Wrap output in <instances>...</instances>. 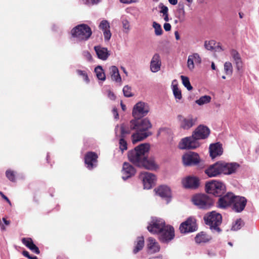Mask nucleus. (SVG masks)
Instances as JSON below:
<instances>
[{
  "instance_id": "1a4fd4ad",
  "label": "nucleus",
  "mask_w": 259,
  "mask_h": 259,
  "mask_svg": "<svg viewBox=\"0 0 259 259\" xmlns=\"http://www.w3.org/2000/svg\"><path fill=\"white\" fill-rule=\"evenodd\" d=\"M165 226L166 225L165 221L163 219L157 217H152L147 228L152 234H158L165 228Z\"/></svg>"
},
{
  "instance_id": "2f4dec72",
  "label": "nucleus",
  "mask_w": 259,
  "mask_h": 259,
  "mask_svg": "<svg viewBox=\"0 0 259 259\" xmlns=\"http://www.w3.org/2000/svg\"><path fill=\"white\" fill-rule=\"evenodd\" d=\"M95 72L97 77L99 80L104 81L106 79V75L101 66L98 65L95 68Z\"/></svg>"
},
{
  "instance_id": "f03ea898",
  "label": "nucleus",
  "mask_w": 259,
  "mask_h": 259,
  "mask_svg": "<svg viewBox=\"0 0 259 259\" xmlns=\"http://www.w3.org/2000/svg\"><path fill=\"white\" fill-rule=\"evenodd\" d=\"M210 131L206 125H199L193 132L191 136L183 138L179 144L180 149H195L200 146V140L206 139Z\"/></svg>"
},
{
  "instance_id": "cd10ccee",
  "label": "nucleus",
  "mask_w": 259,
  "mask_h": 259,
  "mask_svg": "<svg viewBox=\"0 0 259 259\" xmlns=\"http://www.w3.org/2000/svg\"><path fill=\"white\" fill-rule=\"evenodd\" d=\"M176 17L179 19V23H183L185 20V11L184 5L180 3L178 5V8L175 14Z\"/></svg>"
},
{
  "instance_id": "e2e57ef3",
  "label": "nucleus",
  "mask_w": 259,
  "mask_h": 259,
  "mask_svg": "<svg viewBox=\"0 0 259 259\" xmlns=\"http://www.w3.org/2000/svg\"><path fill=\"white\" fill-rule=\"evenodd\" d=\"M2 220H3L4 223L6 225H9L10 224V221L7 220L6 218H3Z\"/></svg>"
},
{
  "instance_id": "de8ad7c7",
  "label": "nucleus",
  "mask_w": 259,
  "mask_h": 259,
  "mask_svg": "<svg viewBox=\"0 0 259 259\" xmlns=\"http://www.w3.org/2000/svg\"><path fill=\"white\" fill-rule=\"evenodd\" d=\"M214 41L210 40L209 41H205L204 43V47L207 50H212L213 49V45H214Z\"/></svg>"
},
{
  "instance_id": "bb28decb",
  "label": "nucleus",
  "mask_w": 259,
  "mask_h": 259,
  "mask_svg": "<svg viewBox=\"0 0 259 259\" xmlns=\"http://www.w3.org/2000/svg\"><path fill=\"white\" fill-rule=\"evenodd\" d=\"M147 247L149 250L152 252H157L160 250V246L158 243L156 242L155 239L152 237H149L148 239Z\"/></svg>"
},
{
  "instance_id": "0e129e2a",
  "label": "nucleus",
  "mask_w": 259,
  "mask_h": 259,
  "mask_svg": "<svg viewBox=\"0 0 259 259\" xmlns=\"http://www.w3.org/2000/svg\"><path fill=\"white\" fill-rule=\"evenodd\" d=\"M207 254L210 257H213L215 255V253L214 252L208 251L207 252Z\"/></svg>"
},
{
  "instance_id": "473e14b6",
  "label": "nucleus",
  "mask_w": 259,
  "mask_h": 259,
  "mask_svg": "<svg viewBox=\"0 0 259 259\" xmlns=\"http://www.w3.org/2000/svg\"><path fill=\"white\" fill-rule=\"evenodd\" d=\"M211 100V97L208 95H204L201 97L199 99L196 100L195 102L198 105H202L204 104L209 103Z\"/></svg>"
},
{
  "instance_id": "9d476101",
  "label": "nucleus",
  "mask_w": 259,
  "mask_h": 259,
  "mask_svg": "<svg viewBox=\"0 0 259 259\" xmlns=\"http://www.w3.org/2000/svg\"><path fill=\"white\" fill-rule=\"evenodd\" d=\"M234 196L235 194L232 192L225 193L221 196H218L219 199L217 202V207L223 209L231 207L234 199Z\"/></svg>"
},
{
  "instance_id": "09e8293b",
  "label": "nucleus",
  "mask_w": 259,
  "mask_h": 259,
  "mask_svg": "<svg viewBox=\"0 0 259 259\" xmlns=\"http://www.w3.org/2000/svg\"><path fill=\"white\" fill-rule=\"evenodd\" d=\"M82 1L83 4L89 6L97 4L99 3V0H82Z\"/></svg>"
},
{
  "instance_id": "8fccbe9b",
  "label": "nucleus",
  "mask_w": 259,
  "mask_h": 259,
  "mask_svg": "<svg viewBox=\"0 0 259 259\" xmlns=\"http://www.w3.org/2000/svg\"><path fill=\"white\" fill-rule=\"evenodd\" d=\"M103 32L105 40L108 41L111 36V33L110 29L104 30Z\"/></svg>"
},
{
  "instance_id": "a18cd8bd",
  "label": "nucleus",
  "mask_w": 259,
  "mask_h": 259,
  "mask_svg": "<svg viewBox=\"0 0 259 259\" xmlns=\"http://www.w3.org/2000/svg\"><path fill=\"white\" fill-rule=\"evenodd\" d=\"M77 74L79 76H81L83 78V80L89 83L90 81V79L89 78L88 74L85 71L81 70H77L76 71Z\"/></svg>"
},
{
  "instance_id": "a878e982",
  "label": "nucleus",
  "mask_w": 259,
  "mask_h": 259,
  "mask_svg": "<svg viewBox=\"0 0 259 259\" xmlns=\"http://www.w3.org/2000/svg\"><path fill=\"white\" fill-rule=\"evenodd\" d=\"M22 242L35 254H39L40 253L38 247L34 243L31 238H23L22 239Z\"/></svg>"
},
{
  "instance_id": "ea45409f",
  "label": "nucleus",
  "mask_w": 259,
  "mask_h": 259,
  "mask_svg": "<svg viewBox=\"0 0 259 259\" xmlns=\"http://www.w3.org/2000/svg\"><path fill=\"white\" fill-rule=\"evenodd\" d=\"M123 95L126 97H132L134 94L131 92V88L128 85H125L122 90Z\"/></svg>"
},
{
  "instance_id": "5701e85b",
  "label": "nucleus",
  "mask_w": 259,
  "mask_h": 259,
  "mask_svg": "<svg viewBox=\"0 0 259 259\" xmlns=\"http://www.w3.org/2000/svg\"><path fill=\"white\" fill-rule=\"evenodd\" d=\"M94 50L98 58L102 60H106L110 55L107 48L100 46H95Z\"/></svg>"
},
{
  "instance_id": "e433bc0d",
  "label": "nucleus",
  "mask_w": 259,
  "mask_h": 259,
  "mask_svg": "<svg viewBox=\"0 0 259 259\" xmlns=\"http://www.w3.org/2000/svg\"><path fill=\"white\" fill-rule=\"evenodd\" d=\"M243 225V223L241 219H238L234 223H233L231 230L238 231L241 229Z\"/></svg>"
},
{
  "instance_id": "052dcab7",
  "label": "nucleus",
  "mask_w": 259,
  "mask_h": 259,
  "mask_svg": "<svg viewBox=\"0 0 259 259\" xmlns=\"http://www.w3.org/2000/svg\"><path fill=\"white\" fill-rule=\"evenodd\" d=\"M120 2L123 4H130L133 2V0H120Z\"/></svg>"
},
{
  "instance_id": "c756f323",
  "label": "nucleus",
  "mask_w": 259,
  "mask_h": 259,
  "mask_svg": "<svg viewBox=\"0 0 259 259\" xmlns=\"http://www.w3.org/2000/svg\"><path fill=\"white\" fill-rule=\"evenodd\" d=\"M135 246L133 249L134 254L137 253L141 250L144 246V239L143 236H139L137 238V240L135 242Z\"/></svg>"
},
{
  "instance_id": "0eeeda50",
  "label": "nucleus",
  "mask_w": 259,
  "mask_h": 259,
  "mask_svg": "<svg viewBox=\"0 0 259 259\" xmlns=\"http://www.w3.org/2000/svg\"><path fill=\"white\" fill-rule=\"evenodd\" d=\"M205 190L207 193L211 194L217 197L224 194L226 191V186L222 182L217 180H211L205 183Z\"/></svg>"
},
{
  "instance_id": "f704fd0d",
  "label": "nucleus",
  "mask_w": 259,
  "mask_h": 259,
  "mask_svg": "<svg viewBox=\"0 0 259 259\" xmlns=\"http://www.w3.org/2000/svg\"><path fill=\"white\" fill-rule=\"evenodd\" d=\"M173 94L176 99L181 100L182 98L181 91L178 88L177 84L172 85Z\"/></svg>"
},
{
  "instance_id": "c85d7f7f",
  "label": "nucleus",
  "mask_w": 259,
  "mask_h": 259,
  "mask_svg": "<svg viewBox=\"0 0 259 259\" xmlns=\"http://www.w3.org/2000/svg\"><path fill=\"white\" fill-rule=\"evenodd\" d=\"M109 70L112 80L116 82H121V77L118 68L115 66H111L109 68Z\"/></svg>"
},
{
  "instance_id": "2eb2a0df",
  "label": "nucleus",
  "mask_w": 259,
  "mask_h": 259,
  "mask_svg": "<svg viewBox=\"0 0 259 259\" xmlns=\"http://www.w3.org/2000/svg\"><path fill=\"white\" fill-rule=\"evenodd\" d=\"M182 160L184 165L187 166L197 165L200 161L199 154L192 151L184 154Z\"/></svg>"
},
{
  "instance_id": "f8f14e48",
  "label": "nucleus",
  "mask_w": 259,
  "mask_h": 259,
  "mask_svg": "<svg viewBox=\"0 0 259 259\" xmlns=\"http://www.w3.org/2000/svg\"><path fill=\"white\" fill-rule=\"evenodd\" d=\"M196 219L192 217H189L185 221L181 224L179 230L181 233L187 234L194 232L197 230Z\"/></svg>"
},
{
  "instance_id": "423d86ee",
  "label": "nucleus",
  "mask_w": 259,
  "mask_h": 259,
  "mask_svg": "<svg viewBox=\"0 0 259 259\" xmlns=\"http://www.w3.org/2000/svg\"><path fill=\"white\" fill-rule=\"evenodd\" d=\"M71 36L79 41H87L91 37L92 31L86 24H80L73 27L71 30Z\"/></svg>"
},
{
  "instance_id": "39448f33",
  "label": "nucleus",
  "mask_w": 259,
  "mask_h": 259,
  "mask_svg": "<svg viewBox=\"0 0 259 259\" xmlns=\"http://www.w3.org/2000/svg\"><path fill=\"white\" fill-rule=\"evenodd\" d=\"M205 224L209 226V229L213 233L220 234L222 231L220 226L222 223V215L215 211H212L206 213L203 217Z\"/></svg>"
},
{
  "instance_id": "79ce46f5",
  "label": "nucleus",
  "mask_w": 259,
  "mask_h": 259,
  "mask_svg": "<svg viewBox=\"0 0 259 259\" xmlns=\"http://www.w3.org/2000/svg\"><path fill=\"white\" fill-rule=\"evenodd\" d=\"M99 27L102 31L109 29V28H110L109 23L107 20H103L100 22Z\"/></svg>"
},
{
  "instance_id": "c03bdc74",
  "label": "nucleus",
  "mask_w": 259,
  "mask_h": 259,
  "mask_svg": "<svg viewBox=\"0 0 259 259\" xmlns=\"http://www.w3.org/2000/svg\"><path fill=\"white\" fill-rule=\"evenodd\" d=\"M120 138H124L126 135L129 134L130 133V131L128 129V127H126L124 124H122L120 125Z\"/></svg>"
},
{
  "instance_id": "72a5a7b5",
  "label": "nucleus",
  "mask_w": 259,
  "mask_h": 259,
  "mask_svg": "<svg viewBox=\"0 0 259 259\" xmlns=\"http://www.w3.org/2000/svg\"><path fill=\"white\" fill-rule=\"evenodd\" d=\"M6 176L11 182H16V171L9 169L6 171Z\"/></svg>"
},
{
  "instance_id": "a211bd4d",
  "label": "nucleus",
  "mask_w": 259,
  "mask_h": 259,
  "mask_svg": "<svg viewBox=\"0 0 259 259\" xmlns=\"http://www.w3.org/2000/svg\"><path fill=\"white\" fill-rule=\"evenodd\" d=\"M98 154L93 151L87 152L84 155V163L86 167L92 170L98 165Z\"/></svg>"
},
{
  "instance_id": "4c0bfd02",
  "label": "nucleus",
  "mask_w": 259,
  "mask_h": 259,
  "mask_svg": "<svg viewBox=\"0 0 259 259\" xmlns=\"http://www.w3.org/2000/svg\"><path fill=\"white\" fill-rule=\"evenodd\" d=\"M224 70L227 75H231L233 72L232 63L230 62H226L224 64Z\"/></svg>"
},
{
  "instance_id": "4be33fe9",
  "label": "nucleus",
  "mask_w": 259,
  "mask_h": 259,
  "mask_svg": "<svg viewBox=\"0 0 259 259\" xmlns=\"http://www.w3.org/2000/svg\"><path fill=\"white\" fill-rule=\"evenodd\" d=\"M209 155L212 158H214L223 154V149L222 145L220 142L211 144L209 147Z\"/></svg>"
},
{
  "instance_id": "c9c22d12",
  "label": "nucleus",
  "mask_w": 259,
  "mask_h": 259,
  "mask_svg": "<svg viewBox=\"0 0 259 259\" xmlns=\"http://www.w3.org/2000/svg\"><path fill=\"white\" fill-rule=\"evenodd\" d=\"M181 78L182 81V83L185 87L186 88L188 91L192 90L193 87L190 83L189 78L184 75H181Z\"/></svg>"
},
{
  "instance_id": "393cba45",
  "label": "nucleus",
  "mask_w": 259,
  "mask_h": 259,
  "mask_svg": "<svg viewBox=\"0 0 259 259\" xmlns=\"http://www.w3.org/2000/svg\"><path fill=\"white\" fill-rule=\"evenodd\" d=\"M230 53L236 65L237 69L238 71L240 70L242 68L243 63L239 53L235 49H231Z\"/></svg>"
},
{
  "instance_id": "6ab92c4d",
  "label": "nucleus",
  "mask_w": 259,
  "mask_h": 259,
  "mask_svg": "<svg viewBox=\"0 0 259 259\" xmlns=\"http://www.w3.org/2000/svg\"><path fill=\"white\" fill-rule=\"evenodd\" d=\"M183 186L187 189H196L200 184L199 179L195 176H188L182 180Z\"/></svg>"
},
{
  "instance_id": "7ed1b4c3",
  "label": "nucleus",
  "mask_w": 259,
  "mask_h": 259,
  "mask_svg": "<svg viewBox=\"0 0 259 259\" xmlns=\"http://www.w3.org/2000/svg\"><path fill=\"white\" fill-rule=\"evenodd\" d=\"M130 128L136 131L132 136V141L134 144L141 141L152 135L149 130L152 127V124L148 118L133 119L130 121Z\"/></svg>"
},
{
  "instance_id": "7c9ffc66",
  "label": "nucleus",
  "mask_w": 259,
  "mask_h": 259,
  "mask_svg": "<svg viewBox=\"0 0 259 259\" xmlns=\"http://www.w3.org/2000/svg\"><path fill=\"white\" fill-rule=\"evenodd\" d=\"M195 240L197 243H205L209 240V238L205 232H201L197 234Z\"/></svg>"
},
{
  "instance_id": "a19ab883",
  "label": "nucleus",
  "mask_w": 259,
  "mask_h": 259,
  "mask_svg": "<svg viewBox=\"0 0 259 259\" xmlns=\"http://www.w3.org/2000/svg\"><path fill=\"white\" fill-rule=\"evenodd\" d=\"M187 67L190 70H192L194 68V59L193 57V54L188 56L187 60Z\"/></svg>"
},
{
  "instance_id": "4468645a",
  "label": "nucleus",
  "mask_w": 259,
  "mask_h": 259,
  "mask_svg": "<svg viewBox=\"0 0 259 259\" xmlns=\"http://www.w3.org/2000/svg\"><path fill=\"white\" fill-rule=\"evenodd\" d=\"M158 234L159 239L161 243H168L175 237V230L172 226L166 225L165 228Z\"/></svg>"
},
{
  "instance_id": "603ef678",
  "label": "nucleus",
  "mask_w": 259,
  "mask_h": 259,
  "mask_svg": "<svg viewBox=\"0 0 259 259\" xmlns=\"http://www.w3.org/2000/svg\"><path fill=\"white\" fill-rule=\"evenodd\" d=\"M193 57L194 59V62L195 63L199 64L201 63V57L198 53L193 54Z\"/></svg>"
},
{
  "instance_id": "ddd939ff",
  "label": "nucleus",
  "mask_w": 259,
  "mask_h": 259,
  "mask_svg": "<svg viewBox=\"0 0 259 259\" xmlns=\"http://www.w3.org/2000/svg\"><path fill=\"white\" fill-rule=\"evenodd\" d=\"M178 120L180 122L181 128L184 130H188L193 127L197 121V118L194 117L192 114H189L185 117L179 114L177 116Z\"/></svg>"
},
{
  "instance_id": "49530a36",
  "label": "nucleus",
  "mask_w": 259,
  "mask_h": 259,
  "mask_svg": "<svg viewBox=\"0 0 259 259\" xmlns=\"http://www.w3.org/2000/svg\"><path fill=\"white\" fill-rule=\"evenodd\" d=\"M158 7L160 9V13H162L163 14H166V13H168V9L167 7L164 6L162 3H160L158 6Z\"/></svg>"
},
{
  "instance_id": "9b49d317",
  "label": "nucleus",
  "mask_w": 259,
  "mask_h": 259,
  "mask_svg": "<svg viewBox=\"0 0 259 259\" xmlns=\"http://www.w3.org/2000/svg\"><path fill=\"white\" fill-rule=\"evenodd\" d=\"M149 110V106L147 103L139 102L134 105L132 115L134 119L143 118L147 115Z\"/></svg>"
},
{
  "instance_id": "20e7f679",
  "label": "nucleus",
  "mask_w": 259,
  "mask_h": 259,
  "mask_svg": "<svg viewBox=\"0 0 259 259\" xmlns=\"http://www.w3.org/2000/svg\"><path fill=\"white\" fill-rule=\"evenodd\" d=\"M239 167L240 165L237 162L219 161L210 165L204 172L209 178L216 177L222 174L230 175L235 173Z\"/></svg>"
},
{
  "instance_id": "b1692460",
  "label": "nucleus",
  "mask_w": 259,
  "mask_h": 259,
  "mask_svg": "<svg viewBox=\"0 0 259 259\" xmlns=\"http://www.w3.org/2000/svg\"><path fill=\"white\" fill-rule=\"evenodd\" d=\"M161 62L158 54H155L150 62V69L152 72H157L160 69Z\"/></svg>"
},
{
  "instance_id": "bf43d9fd",
  "label": "nucleus",
  "mask_w": 259,
  "mask_h": 259,
  "mask_svg": "<svg viewBox=\"0 0 259 259\" xmlns=\"http://www.w3.org/2000/svg\"><path fill=\"white\" fill-rule=\"evenodd\" d=\"M22 254L25 257H27V258H29V257L30 256V254H29V252L27 250H23L22 251Z\"/></svg>"
},
{
  "instance_id": "37998d69",
  "label": "nucleus",
  "mask_w": 259,
  "mask_h": 259,
  "mask_svg": "<svg viewBox=\"0 0 259 259\" xmlns=\"http://www.w3.org/2000/svg\"><path fill=\"white\" fill-rule=\"evenodd\" d=\"M119 148L121 151L123 152L124 150H126L127 148V142L125 140L124 138H120L119 139Z\"/></svg>"
},
{
  "instance_id": "412c9836",
  "label": "nucleus",
  "mask_w": 259,
  "mask_h": 259,
  "mask_svg": "<svg viewBox=\"0 0 259 259\" xmlns=\"http://www.w3.org/2000/svg\"><path fill=\"white\" fill-rule=\"evenodd\" d=\"M136 174V169L128 162H125L123 163L122 169V179L124 181H126L129 178L134 176Z\"/></svg>"
},
{
  "instance_id": "13d9d810",
  "label": "nucleus",
  "mask_w": 259,
  "mask_h": 259,
  "mask_svg": "<svg viewBox=\"0 0 259 259\" xmlns=\"http://www.w3.org/2000/svg\"><path fill=\"white\" fill-rule=\"evenodd\" d=\"M112 113L115 119L119 118V115L118 113V111L116 108H113L112 110Z\"/></svg>"
},
{
  "instance_id": "f257e3e1",
  "label": "nucleus",
  "mask_w": 259,
  "mask_h": 259,
  "mask_svg": "<svg viewBox=\"0 0 259 259\" xmlns=\"http://www.w3.org/2000/svg\"><path fill=\"white\" fill-rule=\"evenodd\" d=\"M150 149L149 143H142L128 152L127 156L130 162L136 166L148 170H156L158 165L153 156L148 157Z\"/></svg>"
},
{
  "instance_id": "864d4df0",
  "label": "nucleus",
  "mask_w": 259,
  "mask_h": 259,
  "mask_svg": "<svg viewBox=\"0 0 259 259\" xmlns=\"http://www.w3.org/2000/svg\"><path fill=\"white\" fill-rule=\"evenodd\" d=\"M122 27L125 30H128L130 28V24L129 22L126 20L124 19L122 21Z\"/></svg>"
},
{
  "instance_id": "338daca9",
  "label": "nucleus",
  "mask_w": 259,
  "mask_h": 259,
  "mask_svg": "<svg viewBox=\"0 0 259 259\" xmlns=\"http://www.w3.org/2000/svg\"><path fill=\"white\" fill-rule=\"evenodd\" d=\"M254 151L257 155L259 154V145H256L254 148Z\"/></svg>"
},
{
  "instance_id": "f3484780",
  "label": "nucleus",
  "mask_w": 259,
  "mask_h": 259,
  "mask_svg": "<svg viewBox=\"0 0 259 259\" xmlns=\"http://www.w3.org/2000/svg\"><path fill=\"white\" fill-rule=\"evenodd\" d=\"M247 202V199L245 197L235 195L231 209L236 213H240L244 209Z\"/></svg>"
},
{
  "instance_id": "aec40b11",
  "label": "nucleus",
  "mask_w": 259,
  "mask_h": 259,
  "mask_svg": "<svg viewBox=\"0 0 259 259\" xmlns=\"http://www.w3.org/2000/svg\"><path fill=\"white\" fill-rule=\"evenodd\" d=\"M156 194L162 198L166 200L167 203L171 200V190L169 187L166 185H161L155 189Z\"/></svg>"
},
{
  "instance_id": "58836bf2",
  "label": "nucleus",
  "mask_w": 259,
  "mask_h": 259,
  "mask_svg": "<svg viewBox=\"0 0 259 259\" xmlns=\"http://www.w3.org/2000/svg\"><path fill=\"white\" fill-rule=\"evenodd\" d=\"M155 30V33L156 35H160L162 34L163 30L161 25L156 22H153L152 25Z\"/></svg>"
},
{
  "instance_id": "680f3d73",
  "label": "nucleus",
  "mask_w": 259,
  "mask_h": 259,
  "mask_svg": "<svg viewBox=\"0 0 259 259\" xmlns=\"http://www.w3.org/2000/svg\"><path fill=\"white\" fill-rule=\"evenodd\" d=\"M168 2L172 5H176L178 3V0H168Z\"/></svg>"
},
{
  "instance_id": "5fc2aeb1",
  "label": "nucleus",
  "mask_w": 259,
  "mask_h": 259,
  "mask_svg": "<svg viewBox=\"0 0 259 259\" xmlns=\"http://www.w3.org/2000/svg\"><path fill=\"white\" fill-rule=\"evenodd\" d=\"M107 96L111 100H115L116 99V96L115 94L111 92L110 90L107 91Z\"/></svg>"
},
{
  "instance_id": "6e6552de",
  "label": "nucleus",
  "mask_w": 259,
  "mask_h": 259,
  "mask_svg": "<svg viewBox=\"0 0 259 259\" xmlns=\"http://www.w3.org/2000/svg\"><path fill=\"white\" fill-rule=\"evenodd\" d=\"M192 201L198 208L202 209H208L213 204L212 200L209 196L202 194H198L194 195L192 198Z\"/></svg>"
},
{
  "instance_id": "69168bd1",
  "label": "nucleus",
  "mask_w": 259,
  "mask_h": 259,
  "mask_svg": "<svg viewBox=\"0 0 259 259\" xmlns=\"http://www.w3.org/2000/svg\"><path fill=\"white\" fill-rule=\"evenodd\" d=\"M175 35L176 39L177 40H179L180 39V36L178 31H175Z\"/></svg>"
},
{
  "instance_id": "774afa93",
  "label": "nucleus",
  "mask_w": 259,
  "mask_h": 259,
  "mask_svg": "<svg viewBox=\"0 0 259 259\" xmlns=\"http://www.w3.org/2000/svg\"><path fill=\"white\" fill-rule=\"evenodd\" d=\"M149 259H162L161 256H153L149 258Z\"/></svg>"
},
{
  "instance_id": "6e6d98bb",
  "label": "nucleus",
  "mask_w": 259,
  "mask_h": 259,
  "mask_svg": "<svg viewBox=\"0 0 259 259\" xmlns=\"http://www.w3.org/2000/svg\"><path fill=\"white\" fill-rule=\"evenodd\" d=\"M0 195L1 196H2V197L5 199V200H6V201L10 204V205H11V202L10 201V200H9V199L8 198V197L7 196H6L4 194V193L0 191Z\"/></svg>"
},
{
  "instance_id": "3c124183",
  "label": "nucleus",
  "mask_w": 259,
  "mask_h": 259,
  "mask_svg": "<svg viewBox=\"0 0 259 259\" xmlns=\"http://www.w3.org/2000/svg\"><path fill=\"white\" fill-rule=\"evenodd\" d=\"M82 55L88 61H92L93 60L92 56L89 51H83L82 52Z\"/></svg>"
},
{
  "instance_id": "dca6fc26",
  "label": "nucleus",
  "mask_w": 259,
  "mask_h": 259,
  "mask_svg": "<svg viewBox=\"0 0 259 259\" xmlns=\"http://www.w3.org/2000/svg\"><path fill=\"white\" fill-rule=\"evenodd\" d=\"M140 178L142 180L144 189H150L155 185L156 176L149 172H141Z\"/></svg>"
},
{
  "instance_id": "4d7b16f0",
  "label": "nucleus",
  "mask_w": 259,
  "mask_h": 259,
  "mask_svg": "<svg viewBox=\"0 0 259 259\" xmlns=\"http://www.w3.org/2000/svg\"><path fill=\"white\" fill-rule=\"evenodd\" d=\"M163 27L166 31H168L171 29V25L169 23H165L164 24Z\"/></svg>"
}]
</instances>
